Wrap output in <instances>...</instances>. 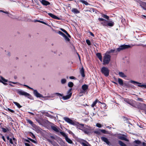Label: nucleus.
Here are the masks:
<instances>
[{
    "label": "nucleus",
    "mask_w": 146,
    "mask_h": 146,
    "mask_svg": "<svg viewBox=\"0 0 146 146\" xmlns=\"http://www.w3.org/2000/svg\"><path fill=\"white\" fill-rule=\"evenodd\" d=\"M72 90V88L70 89L68 92L67 95L65 96H63L62 94L58 93H55L54 94L58 96L60 99H63L64 100H65L69 99L71 97L72 94L71 92Z\"/></svg>",
    "instance_id": "f257e3e1"
},
{
    "label": "nucleus",
    "mask_w": 146,
    "mask_h": 146,
    "mask_svg": "<svg viewBox=\"0 0 146 146\" xmlns=\"http://www.w3.org/2000/svg\"><path fill=\"white\" fill-rule=\"evenodd\" d=\"M24 86H25L26 87L28 88L29 89H31L33 91V93L34 95L37 97L38 98H40L42 97L43 98H45V100H48L49 98H50L51 97L50 96H47L45 97H43L42 95L41 94L38 93V91L36 90H34L33 88H31L29 87L28 86L26 85H24Z\"/></svg>",
    "instance_id": "f03ea898"
},
{
    "label": "nucleus",
    "mask_w": 146,
    "mask_h": 146,
    "mask_svg": "<svg viewBox=\"0 0 146 146\" xmlns=\"http://www.w3.org/2000/svg\"><path fill=\"white\" fill-rule=\"evenodd\" d=\"M98 20L99 21H102L101 24L104 26L112 27L114 25V23L112 21H108L103 18H99Z\"/></svg>",
    "instance_id": "7ed1b4c3"
},
{
    "label": "nucleus",
    "mask_w": 146,
    "mask_h": 146,
    "mask_svg": "<svg viewBox=\"0 0 146 146\" xmlns=\"http://www.w3.org/2000/svg\"><path fill=\"white\" fill-rule=\"evenodd\" d=\"M77 128L84 131V133L87 134H89V129L88 126L83 124H78L77 125Z\"/></svg>",
    "instance_id": "20e7f679"
},
{
    "label": "nucleus",
    "mask_w": 146,
    "mask_h": 146,
    "mask_svg": "<svg viewBox=\"0 0 146 146\" xmlns=\"http://www.w3.org/2000/svg\"><path fill=\"white\" fill-rule=\"evenodd\" d=\"M17 92L20 95L24 96L29 98H30L31 97V95L30 94L22 90H17Z\"/></svg>",
    "instance_id": "39448f33"
},
{
    "label": "nucleus",
    "mask_w": 146,
    "mask_h": 146,
    "mask_svg": "<svg viewBox=\"0 0 146 146\" xmlns=\"http://www.w3.org/2000/svg\"><path fill=\"white\" fill-rule=\"evenodd\" d=\"M110 58L111 56L110 55L106 53L104 57L103 64H108L110 60Z\"/></svg>",
    "instance_id": "423d86ee"
},
{
    "label": "nucleus",
    "mask_w": 146,
    "mask_h": 146,
    "mask_svg": "<svg viewBox=\"0 0 146 146\" xmlns=\"http://www.w3.org/2000/svg\"><path fill=\"white\" fill-rule=\"evenodd\" d=\"M101 72L106 76H108L109 75V70L108 68L103 67L101 69Z\"/></svg>",
    "instance_id": "0eeeda50"
},
{
    "label": "nucleus",
    "mask_w": 146,
    "mask_h": 146,
    "mask_svg": "<svg viewBox=\"0 0 146 146\" xmlns=\"http://www.w3.org/2000/svg\"><path fill=\"white\" fill-rule=\"evenodd\" d=\"M130 82L139 87H141L142 88H146V84H142L141 83H140L133 80H131Z\"/></svg>",
    "instance_id": "6e6552de"
},
{
    "label": "nucleus",
    "mask_w": 146,
    "mask_h": 146,
    "mask_svg": "<svg viewBox=\"0 0 146 146\" xmlns=\"http://www.w3.org/2000/svg\"><path fill=\"white\" fill-rule=\"evenodd\" d=\"M130 47V46L128 45L123 44L121 45V46H120L119 48L115 49L116 52V53L117 52L120 51L122 50L129 48Z\"/></svg>",
    "instance_id": "1a4fd4ad"
},
{
    "label": "nucleus",
    "mask_w": 146,
    "mask_h": 146,
    "mask_svg": "<svg viewBox=\"0 0 146 146\" xmlns=\"http://www.w3.org/2000/svg\"><path fill=\"white\" fill-rule=\"evenodd\" d=\"M60 134L65 137L66 140L68 143L72 144V141L69 138L66 134L63 132H60Z\"/></svg>",
    "instance_id": "9d476101"
},
{
    "label": "nucleus",
    "mask_w": 146,
    "mask_h": 146,
    "mask_svg": "<svg viewBox=\"0 0 146 146\" xmlns=\"http://www.w3.org/2000/svg\"><path fill=\"white\" fill-rule=\"evenodd\" d=\"M101 139L102 141L105 142L108 145H111V143L107 138L104 137H101Z\"/></svg>",
    "instance_id": "9b49d317"
},
{
    "label": "nucleus",
    "mask_w": 146,
    "mask_h": 146,
    "mask_svg": "<svg viewBox=\"0 0 146 146\" xmlns=\"http://www.w3.org/2000/svg\"><path fill=\"white\" fill-rule=\"evenodd\" d=\"M64 119L66 122L69 123L74 125V122L72 121V120L70 119L67 117H64Z\"/></svg>",
    "instance_id": "f8f14e48"
},
{
    "label": "nucleus",
    "mask_w": 146,
    "mask_h": 146,
    "mask_svg": "<svg viewBox=\"0 0 146 146\" xmlns=\"http://www.w3.org/2000/svg\"><path fill=\"white\" fill-rule=\"evenodd\" d=\"M40 2L43 5L46 6L50 4V3L45 0H40Z\"/></svg>",
    "instance_id": "ddd939ff"
},
{
    "label": "nucleus",
    "mask_w": 146,
    "mask_h": 146,
    "mask_svg": "<svg viewBox=\"0 0 146 146\" xmlns=\"http://www.w3.org/2000/svg\"><path fill=\"white\" fill-rule=\"evenodd\" d=\"M82 88L83 90V91H82V92H86V90L88 89V86L87 85L84 84L82 86Z\"/></svg>",
    "instance_id": "4468645a"
},
{
    "label": "nucleus",
    "mask_w": 146,
    "mask_h": 146,
    "mask_svg": "<svg viewBox=\"0 0 146 146\" xmlns=\"http://www.w3.org/2000/svg\"><path fill=\"white\" fill-rule=\"evenodd\" d=\"M71 11L75 14H78L80 13L79 11L76 8L72 9Z\"/></svg>",
    "instance_id": "2eb2a0df"
},
{
    "label": "nucleus",
    "mask_w": 146,
    "mask_h": 146,
    "mask_svg": "<svg viewBox=\"0 0 146 146\" xmlns=\"http://www.w3.org/2000/svg\"><path fill=\"white\" fill-rule=\"evenodd\" d=\"M80 73L83 77H84L85 76V75L84 73V70L83 67H82L80 71Z\"/></svg>",
    "instance_id": "dca6fc26"
},
{
    "label": "nucleus",
    "mask_w": 146,
    "mask_h": 146,
    "mask_svg": "<svg viewBox=\"0 0 146 146\" xmlns=\"http://www.w3.org/2000/svg\"><path fill=\"white\" fill-rule=\"evenodd\" d=\"M48 15L49 16H50V17H51L56 19H59L55 15H54L51 13H48Z\"/></svg>",
    "instance_id": "f3484780"
},
{
    "label": "nucleus",
    "mask_w": 146,
    "mask_h": 146,
    "mask_svg": "<svg viewBox=\"0 0 146 146\" xmlns=\"http://www.w3.org/2000/svg\"><path fill=\"white\" fill-rule=\"evenodd\" d=\"M1 79L2 82H1L3 83L4 85H6L7 84L4 82H7L8 80L5 79L2 77H1Z\"/></svg>",
    "instance_id": "a211bd4d"
},
{
    "label": "nucleus",
    "mask_w": 146,
    "mask_h": 146,
    "mask_svg": "<svg viewBox=\"0 0 146 146\" xmlns=\"http://www.w3.org/2000/svg\"><path fill=\"white\" fill-rule=\"evenodd\" d=\"M118 74L119 76L122 78H125L127 77L124 73L122 72H119Z\"/></svg>",
    "instance_id": "6ab92c4d"
},
{
    "label": "nucleus",
    "mask_w": 146,
    "mask_h": 146,
    "mask_svg": "<svg viewBox=\"0 0 146 146\" xmlns=\"http://www.w3.org/2000/svg\"><path fill=\"white\" fill-rule=\"evenodd\" d=\"M96 56L101 62L102 61V57L100 53H98L96 54Z\"/></svg>",
    "instance_id": "aec40b11"
},
{
    "label": "nucleus",
    "mask_w": 146,
    "mask_h": 146,
    "mask_svg": "<svg viewBox=\"0 0 146 146\" xmlns=\"http://www.w3.org/2000/svg\"><path fill=\"white\" fill-rule=\"evenodd\" d=\"M116 52V50L115 49H111V50H110L107 51L106 52V54H109L111 53H114Z\"/></svg>",
    "instance_id": "412c9836"
},
{
    "label": "nucleus",
    "mask_w": 146,
    "mask_h": 146,
    "mask_svg": "<svg viewBox=\"0 0 146 146\" xmlns=\"http://www.w3.org/2000/svg\"><path fill=\"white\" fill-rule=\"evenodd\" d=\"M51 128L53 130L57 132H59V129H59L57 128L55 126H52L51 127Z\"/></svg>",
    "instance_id": "4be33fe9"
},
{
    "label": "nucleus",
    "mask_w": 146,
    "mask_h": 146,
    "mask_svg": "<svg viewBox=\"0 0 146 146\" xmlns=\"http://www.w3.org/2000/svg\"><path fill=\"white\" fill-rule=\"evenodd\" d=\"M118 138L120 139L127 141V139L123 136H118Z\"/></svg>",
    "instance_id": "5701e85b"
},
{
    "label": "nucleus",
    "mask_w": 146,
    "mask_h": 146,
    "mask_svg": "<svg viewBox=\"0 0 146 146\" xmlns=\"http://www.w3.org/2000/svg\"><path fill=\"white\" fill-rule=\"evenodd\" d=\"M98 102L99 103H101L100 102L98 101V100L97 99L93 103V104L91 105V106L92 107H93Z\"/></svg>",
    "instance_id": "b1692460"
},
{
    "label": "nucleus",
    "mask_w": 146,
    "mask_h": 146,
    "mask_svg": "<svg viewBox=\"0 0 146 146\" xmlns=\"http://www.w3.org/2000/svg\"><path fill=\"white\" fill-rule=\"evenodd\" d=\"M48 141L50 142V143H51V144L54 145V146H59V145L56 143H55V142H54L53 141L48 140Z\"/></svg>",
    "instance_id": "393cba45"
},
{
    "label": "nucleus",
    "mask_w": 146,
    "mask_h": 146,
    "mask_svg": "<svg viewBox=\"0 0 146 146\" xmlns=\"http://www.w3.org/2000/svg\"><path fill=\"white\" fill-rule=\"evenodd\" d=\"M27 121L31 125H32V126L33 127H34V126L35 125L33 123V122L31 121V120H29V119H28L27 120Z\"/></svg>",
    "instance_id": "a878e982"
},
{
    "label": "nucleus",
    "mask_w": 146,
    "mask_h": 146,
    "mask_svg": "<svg viewBox=\"0 0 146 146\" xmlns=\"http://www.w3.org/2000/svg\"><path fill=\"white\" fill-rule=\"evenodd\" d=\"M118 82L119 84L121 85H123V81L122 79L119 78L118 79Z\"/></svg>",
    "instance_id": "bb28decb"
},
{
    "label": "nucleus",
    "mask_w": 146,
    "mask_h": 146,
    "mask_svg": "<svg viewBox=\"0 0 146 146\" xmlns=\"http://www.w3.org/2000/svg\"><path fill=\"white\" fill-rule=\"evenodd\" d=\"M13 103L15 104L19 108H20L21 107V106L20 105V104L17 102H14Z\"/></svg>",
    "instance_id": "cd10ccee"
},
{
    "label": "nucleus",
    "mask_w": 146,
    "mask_h": 146,
    "mask_svg": "<svg viewBox=\"0 0 146 146\" xmlns=\"http://www.w3.org/2000/svg\"><path fill=\"white\" fill-rule=\"evenodd\" d=\"M118 143L121 146H126V144H125L123 142L121 141H118Z\"/></svg>",
    "instance_id": "c85d7f7f"
},
{
    "label": "nucleus",
    "mask_w": 146,
    "mask_h": 146,
    "mask_svg": "<svg viewBox=\"0 0 146 146\" xmlns=\"http://www.w3.org/2000/svg\"><path fill=\"white\" fill-rule=\"evenodd\" d=\"M63 37H64V39L66 41L69 42L70 41V39L65 35Z\"/></svg>",
    "instance_id": "c756f323"
},
{
    "label": "nucleus",
    "mask_w": 146,
    "mask_h": 146,
    "mask_svg": "<svg viewBox=\"0 0 146 146\" xmlns=\"http://www.w3.org/2000/svg\"><path fill=\"white\" fill-rule=\"evenodd\" d=\"M66 82V80L65 79H62L61 80V82L62 84H64Z\"/></svg>",
    "instance_id": "7c9ffc66"
},
{
    "label": "nucleus",
    "mask_w": 146,
    "mask_h": 146,
    "mask_svg": "<svg viewBox=\"0 0 146 146\" xmlns=\"http://www.w3.org/2000/svg\"><path fill=\"white\" fill-rule=\"evenodd\" d=\"M104 134H109L108 131H106L104 129H101L100 130Z\"/></svg>",
    "instance_id": "2f4dec72"
},
{
    "label": "nucleus",
    "mask_w": 146,
    "mask_h": 146,
    "mask_svg": "<svg viewBox=\"0 0 146 146\" xmlns=\"http://www.w3.org/2000/svg\"><path fill=\"white\" fill-rule=\"evenodd\" d=\"M80 2L86 5H87L88 4V3L87 1L83 0H80Z\"/></svg>",
    "instance_id": "473e14b6"
},
{
    "label": "nucleus",
    "mask_w": 146,
    "mask_h": 146,
    "mask_svg": "<svg viewBox=\"0 0 146 146\" xmlns=\"http://www.w3.org/2000/svg\"><path fill=\"white\" fill-rule=\"evenodd\" d=\"M102 17L107 20H108L109 19V16L105 14H102Z\"/></svg>",
    "instance_id": "72a5a7b5"
},
{
    "label": "nucleus",
    "mask_w": 146,
    "mask_h": 146,
    "mask_svg": "<svg viewBox=\"0 0 146 146\" xmlns=\"http://www.w3.org/2000/svg\"><path fill=\"white\" fill-rule=\"evenodd\" d=\"M68 86L70 88L72 87L73 86V84L72 82H69L68 84Z\"/></svg>",
    "instance_id": "f704fd0d"
},
{
    "label": "nucleus",
    "mask_w": 146,
    "mask_h": 146,
    "mask_svg": "<svg viewBox=\"0 0 146 146\" xmlns=\"http://www.w3.org/2000/svg\"><path fill=\"white\" fill-rule=\"evenodd\" d=\"M29 133L30 134V135L32 137V138L33 139L35 138V136L33 134L32 132H29Z\"/></svg>",
    "instance_id": "c9c22d12"
},
{
    "label": "nucleus",
    "mask_w": 146,
    "mask_h": 146,
    "mask_svg": "<svg viewBox=\"0 0 146 146\" xmlns=\"http://www.w3.org/2000/svg\"><path fill=\"white\" fill-rule=\"evenodd\" d=\"M58 34H59L60 35L62 36H64V35H65V34H64V33H63L62 32L60 31H59L58 32Z\"/></svg>",
    "instance_id": "e433bc0d"
},
{
    "label": "nucleus",
    "mask_w": 146,
    "mask_h": 146,
    "mask_svg": "<svg viewBox=\"0 0 146 146\" xmlns=\"http://www.w3.org/2000/svg\"><path fill=\"white\" fill-rule=\"evenodd\" d=\"M86 143L89 144V145H88L87 144H86L85 143H84V142H82V143H81V144L83 145V146H90V144H88V143L86 142Z\"/></svg>",
    "instance_id": "4c0bfd02"
},
{
    "label": "nucleus",
    "mask_w": 146,
    "mask_h": 146,
    "mask_svg": "<svg viewBox=\"0 0 146 146\" xmlns=\"http://www.w3.org/2000/svg\"><path fill=\"white\" fill-rule=\"evenodd\" d=\"M28 139L30 140V141H32V142H33V143H37V142L35 140L33 139H31V138H28Z\"/></svg>",
    "instance_id": "58836bf2"
},
{
    "label": "nucleus",
    "mask_w": 146,
    "mask_h": 146,
    "mask_svg": "<svg viewBox=\"0 0 146 146\" xmlns=\"http://www.w3.org/2000/svg\"><path fill=\"white\" fill-rule=\"evenodd\" d=\"M86 42L87 43V44L89 45H90L91 44V42H90V40H88V39H87L86 40Z\"/></svg>",
    "instance_id": "ea45409f"
},
{
    "label": "nucleus",
    "mask_w": 146,
    "mask_h": 146,
    "mask_svg": "<svg viewBox=\"0 0 146 146\" xmlns=\"http://www.w3.org/2000/svg\"><path fill=\"white\" fill-rule=\"evenodd\" d=\"M1 128L2 129L4 133L7 132V130L6 129L3 127H1Z\"/></svg>",
    "instance_id": "a19ab883"
},
{
    "label": "nucleus",
    "mask_w": 146,
    "mask_h": 146,
    "mask_svg": "<svg viewBox=\"0 0 146 146\" xmlns=\"http://www.w3.org/2000/svg\"><path fill=\"white\" fill-rule=\"evenodd\" d=\"M96 125L97 127H99V128H101L102 127L101 125L99 123H97L96 124Z\"/></svg>",
    "instance_id": "79ce46f5"
},
{
    "label": "nucleus",
    "mask_w": 146,
    "mask_h": 146,
    "mask_svg": "<svg viewBox=\"0 0 146 146\" xmlns=\"http://www.w3.org/2000/svg\"><path fill=\"white\" fill-rule=\"evenodd\" d=\"M60 29L62 31L65 33L66 34H68L67 32L64 29L62 28H60Z\"/></svg>",
    "instance_id": "37998d69"
},
{
    "label": "nucleus",
    "mask_w": 146,
    "mask_h": 146,
    "mask_svg": "<svg viewBox=\"0 0 146 146\" xmlns=\"http://www.w3.org/2000/svg\"><path fill=\"white\" fill-rule=\"evenodd\" d=\"M134 142L135 143H137V144H140L141 143L140 141H139V140H135L134 141Z\"/></svg>",
    "instance_id": "c03bdc74"
},
{
    "label": "nucleus",
    "mask_w": 146,
    "mask_h": 146,
    "mask_svg": "<svg viewBox=\"0 0 146 146\" xmlns=\"http://www.w3.org/2000/svg\"><path fill=\"white\" fill-rule=\"evenodd\" d=\"M124 101H125V102H127V103L129 104V100L128 99L125 98L124 99Z\"/></svg>",
    "instance_id": "a18cd8bd"
},
{
    "label": "nucleus",
    "mask_w": 146,
    "mask_h": 146,
    "mask_svg": "<svg viewBox=\"0 0 146 146\" xmlns=\"http://www.w3.org/2000/svg\"><path fill=\"white\" fill-rule=\"evenodd\" d=\"M142 106L143 107H144V108H143V109L144 110H145L146 109V105H145V104H142Z\"/></svg>",
    "instance_id": "49530a36"
},
{
    "label": "nucleus",
    "mask_w": 146,
    "mask_h": 146,
    "mask_svg": "<svg viewBox=\"0 0 146 146\" xmlns=\"http://www.w3.org/2000/svg\"><path fill=\"white\" fill-rule=\"evenodd\" d=\"M94 133L98 134H100V131H94Z\"/></svg>",
    "instance_id": "de8ad7c7"
},
{
    "label": "nucleus",
    "mask_w": 146,
    "mask_h": 146,
    "mask_svg": "<svg viewBox=\"0 0 146 146\" xmlns=\"http://www.w3.org/2000/svg\"><path fill=\"white\" fill-rule=\"evenodd\" d=\"M38 22L44 24L46 25H47V24L46 23L42 21L38 20Z\"/></svg>",
    "instance_id": "09e8293b"
},
{
    "label": "nucleus",
    "mask_w": 146,
    "mask_h": 146,
    "mask_svg": "<svg viewBox=\"0 0 146 146\" xmlns=\"http://www.w3.org/2000/svg\"><path fill=\"white\" fill-rule=\"evenodd\" d=\"M8 82L9 83H12L14 84H16L17 83V82H11L10 81H8Z\"/></svg>",
    "instance_id": "8fccbe9b"
},
{
    "label": "nucleus",
    "mask_w": 146,
    "mask_h": 146,
    "mask_svg": "<svg viewBox=\"0 0 146 146\" xmlns=\"http://www.w3.org/2000/svg\"><path fill=\"white\" fill-rule=\"evenodd\" d=\"M8 109V110L9 111H10V112H11L12 113H14V111H13V110H11V109H9V108Z\"/></svg>",
    "instance_id": "3c124183"
},
{
    "label": "nucleus",
    "mask_w": 146,
    "mask_h": 146,
    "mask_svg": "<svg viewBox=\"0 0 146 146\" xmlns=\"http://www.w3.org/2000/svg\"><path fill=\"white\" fill-rule=\"evenodd\" d=\"M0 12H3L4 13H6V14H8V12L7 11H4L2 10H0Z\"/></svg>",
    "instance_id": "603ef678"
},
{
    "label": "nucleus",
    "mask_w": 146,
    "mask_h": 146,
    "mask_svg": "<svg viewBox=\"0 0 146 146\" xmlns=\"http://www.w3.org/2000/svg\"><path fill=\"white\" fill-rule=\"evenodd\" d=\"M9 141H10V142L11 143V144H13V143L12 141V139H9Z\"/></svg>",
    "instance_id": "864d4df0"
},
{
    "label": "nucleus",
    "mask_w": 146,
    "mask_h": 146,
    "mask_svg": "<svg viewBox=\"0 0 146 146\" xmlns=\"http://www.w3.org/2000/svg\"><path fill=\"white\" fill-rule=\"evenodd\" d=\"M25 145L26 146H30V144H29L28 143H25Z\"/></svg>",
    "instance_id": "5fc2aeb1"
},
{
    "label": "nucleus",
    "mask_w": 146,
    "mask_h": 146,
    "mask_svg": "<svg viewBox=\"0 0 146 146\" xmlns=\"http://www.w3.org/2000/svg\"><path fill=\"white\" fill-rule=\"evenodd\" d=\"M137 100L139 101H143V99L141 98H138Z\"/></svg>",
    "instance_id": "6e6d98bb"
},
{
    "label": "nucleus",
    "mask_w": 146,
    "mask_h": 146,
    "mask_svg": "<svg viewBox=\"0 0 146 146\" xmlns=\"http://www.w3.org/2000/svg\"><path fill=\"white\" fill-rule=\"evenodd\" d=\"M13 139L15 143L16 142V139L15 138L13 137Z\"/></svg>",
    "instance_id": "4d7b16f0"
},
{
    "label": "nucleus",
    "mask_w": 146,
    "mask_h": 146,
    "mask_svg": "<svg viewBox=\"0 0 146 146\" xmlns=\"http://www.w3.org/2000/svg\"><path fill=\"white\" fill-rule=\"evenodd\" d=\"M2 139H3L4 140V141L5 142L6 141V140L5 138V137H4V136H3L2 137Z\"/></svg>",
    "instance_id": "13d9d810"
},
{
    "label": "nucleus",
    "mask_w": 146,
    "mask_h": 146,
    "mask_svg": "<svg viewBox=\"0 0 146 146\" xmlns=\"http://www.w3.org/2000/svg\"><path fill=\"white\" fill-rule=\"evenodd\" d=\"M90 35H91V36H94V34L92 33L91 32H90Z\"/></svg>",
    "instance_id": "bf43d9fd"
},
{
    "label": "nucleus",
    "mask_w": 146,
    "mask_h": 146,
    "mask_svg": "<svg viewBox=\"0 0 146 146\" xmlns=\"http://www.w3.org/2000/svg\"><path fill=\"white\" fill-rule=\"evenodd\" d=\"M70 78L72 79H73L74 78V76H70Z\"/></svg>",
    "instance_id": "052dcab7"
},
{
    "label": "nucleus",
    "mask_w": 146,
    "mask_h": 146,
    "mask_svg": "<svg viewBox=\"0 0 146 146\" xmlns=\"http://www.w3.org/2000/svg\"><path fill=\"white\" fill-rule=\"evenodd\" d=\"M25 141H26V142H28V143H30V142L29 141V140H28L26 139V140H25Z\"/></svg>",
    "instance_id": "680f3d73"
},
{
    "label": "nucleus",
    "mask_w": 146,
    "mask_h": 146,
    "mask_svg": "<svg viewBox=\"0 0 146 146\" xmlns=\"http://www.w3.org/2000/svg\"><path fill=\"white\" fill-rule=\"evenodd\" d=\"M106 127L108 128L109 129H110L111 128V127L109 126H107Z\"/></svg>",
    "instance_id": "e2e57ef3"
},
{
    "label": "nucleus",
    "mask_w": 146,
    "mask_h": 146,
    "mask_svg": "<svg viewBox=\"0 0 146 146\" xmlns=\"http://www.w3.org/2000/svg\"><path fill=\"white\" fill-rule=\"evenodd\" d=\"M7 138L8 140H9L10 139L9 137L8 136L7 137Z\"/></svg>",
    "instance_id": "0e129e2a"
},
{
    "label": "nucleus",
    "mask_w": 146,
    "mask_h": 146,
    "mask_svg": "<svg viewBox=\"0 0 146 146\" xmlns=\"http://www.w3.org/2000/svg\"><path fill=\"white\" fill-rule=\"evenodd\" d=\"M69 37H70V36L69 34L68 33V34H66Z\"/></svg>",
    "instance_id": "69168bd1"
},
{
    "label": "nucleus",
    "mask_w": 146,
    "mask_h": 146,
    "mask_svg": "<svg viewBox=\"0 0 146 146\" xmlns=\"http://www.w3.org/2000/svg\"><path fill=\"white\" fill-rule=\"evenodd\" d=\"M145 143L143 142V146H145Z\"/></svg>",
    "instance_id": "338daca9"
},
{
    "label": "nucleus",
    "mask_w": 146,
    "mask_h": 146,
    "mask_svg": "<svg viewBox=\"0 0 146 146\" xmlns=\"http://www.w3.org/2000/svg\"><path fill=\"white\" fill-rule=\"evenodd\" d=\"M142 46L143 47H146V45H142Z\"/></svg>",
    "instance_id": "774afa93"
}]
</instances>
